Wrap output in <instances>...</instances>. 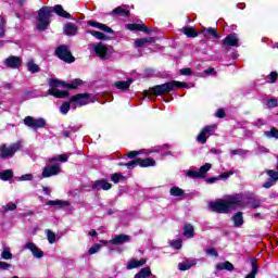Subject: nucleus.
<instances>
[{
	"label": "nucleus",
	"mask_w": 278,
	"mask_h": 278,
	"mask_svg": "<svg viewBox=\"0 0 278 278\" xmlns=\"http://www.w3.org/2000/svg\"><path fill=\"white\" fill-rule=\"evenodd\" d=\"M55 12L58 16H62L63 18H71V13L64 11V8L62 5L56 4L54 7H42L38 11V17H37V29L38 31H45L49 28V25H51V16Z\"/></svg>",
	"instance_id": "f257e3e1"
},
{
	"label": "nucleus",
	"mask_w": 278,
	"mask_h": 278,
	"mask_svg": "<svg viewBox=\"0 0 278 278\" xmlns=\"http://www.w3.org/2000/svg\"><path fill=\"white\" fill-rule=\"evenodd\" d=\"M236 207H242V197L240 195H231L226 200H217L208 203V210L211 212H217V214H227V212L236 210Z\"/></svg>",
	"instance_id": "f03ea898"
},
{
	"label": "nucleus",
	"mask_w": 278,
	"mask_h": 278,
	"mask_svg": "<svg viewBox=\"0 0 278 278\" xmlns=\"http://www.w3.org/2000/svg\"><path fill=\"white\" fill-rule=\"evenodd\" d=\"M81 84H84V80L78 78L72 80L71 84H66L55 78H51L49 80L50 89L48 92L51 97H55L56 99H66V97H68V91H62V90H59L58 88H60V86H63V88H70L71 90H75L76 88H79Z\"/></svg>",
	"instance_id": "7ed1b4c3"
},
{
	"label": "nucleus",
	"mask_w": 278,
	"mask_h": 278,
	"mask_svg": "<svg viewBox=\"0 0 278 278\" xmlns=\"http://www.w3.org/2000/svg\"><path fill=\"white\" fill-rule=\"evenodd\" d=\"M175 88H188V84L173 80L169 83H165L163 85H156L152 87L150 90L144 91L143 94L144 97H151V94L160 97L161 94H166V92L175 90Z\"/></svg>",
	"instance_id": "20e7f679"
},
{
	"label": "nucleus",
	"mask_w": 278,
	"mask_h": 278,
	"mask_svg": "<svg viewBox=\"0 0 278 278\" xmlns=\"http://www.w3.org/2000/svg\"><path fill=\"white\" fill-rule=\"evenodd\" d=\"M94 101H97V97L90 93H78L70 99V103H76L78 108L88 105V103H94Z\"/></svg>",
	"instance_id": "39448f33"
},
{
	"label": "nucleus",
	"mask_w": 278,
	"mask_h": 278,
	"mask_svg": "<svg viewBox=\"0 0 278 278\" xmlns=\"http://www.w3.org/2000/svg\"><path fill=\"white\" fill-rule=\"evenodd\" d=\"M22 147H23L22 141L12 143L10 147L1 146L0 157L2 159L13 157L14 153H16V151H18Z\"/></svg>",
	"instance_id": "423d86ee"
},
{
	"label": "nucleus",
	"mask_w": 278,
	"mask_h": 278,
	"mask_svg": "<svg viewBox=\"0 0 278 278\" xmlns=\"http://www.w3.org/2000/svg\"><path fill=\"white\" fill-rule=\"evenodd\" d=\"M212 169V164L206 163L200 167L199 172L194 169L187 170V177L191 179H205V175Z\"/></svg>",
	"instance_id": "0eeeda50"
},
{
	"label": "nucleus",
	"mask_w": 278,
	"mask_h": 278,
	"mask_svg": "<svg viewBox=\"0 0 278 278\" xmlns=\"http://www.w3.org/2000/svg\"><path fill=\"white\" fill-rule=\"evenodd\" d=\"M62 173V165L56 163L54 165L49 164L48 166L43 167L41 173V179H47L49 177H55L56 175Z\"/></svg>",
	"instance_id": "6e6552de"
},
{
	"label": "nucleus",
	"mask_w": 278,
	"mask_h": 278,
	"mask_svg": "<svg viewBox=\"0 0 278 278\" xmlns=\"http://www.w3.org/2000/svg\"><path fill=\"white\" fill-rule=\"evenodd\" d=\"M55 53L60 60L67 62L68 64L75 62V56L71 54V50L66 46H60L56 48Z\"/></svg>",
	"instance_id": "1a4fd4ad"
},
{
	"label": "nucleus",
	"mask_w": 278,
	"mask_h": 278,
	"mask_svg": "<svg viewBox=\"0 0 278 278\" xmlns=\"http://www.w3.org/2000/svg\"><path fill=\"white\" fill-rule=\"evenodd\" d=\"M93 51L98 58L105 60L112 53V47L105 46L103 42L96 43L93 46Z\"/></svg>",
	"instance_id": "9d476101"
},
{
	"label": "nucleus",
	"mask_w": 278,
	"mask_h": 278,
	"mask_svg": "<svg viewBox=\"0 0 278 278\" xmlns=\"http://www.w3.org/2000/svg\"><path fill=\"white\" fill-rule=\"evenodd\" d=\"M24 124L31 129H40L47 125V121H45V118H34L31 116H27L24 118Z\"/></svg>",
	"instance_id": "9b49d317"
},
{
	"label": "nucleus",
	"mask_w": 278,
	"mask_h": 278,
	"mask_svg": "<svg viewBox=\"0 0 278 278\" xmlns=\"http://www.w3.org/2000/svg\"><path fill=\"white\" fill-rule=\"evenodd\" d=\"M3 64L7 68L16 70L20 66H23V58L11 55L3 61Z\"/></svg>",
	"instance_id": "f8f14e48"
},
{
	"label": "nucleus",
	"mask_w": 278,
	"mask_h": 278,
	"mask_svg": "<svg viewBox=\"0 0 278 278\" xmlns=\"http://www.w3.org/2000/svg\"><path fill=\"white\" fill-rule=\"evenodd\" d=\"M215 127V125L204 127L197 136V141L200 142V144H205L210 136H212V131H214Z\"/></svg>",
	"instance_id": "ddd939ff"
},
{
	"label": "nucleus",
	"mask_w": 278,
	"mask_h": 278,
	"mask_svg": "<svg viewBox=\"0 0 278 278\" xmlns=\"http://www.w3.org/2000/svg\"><path fill=\"white\" fill-rule=\"evenodd\" d=\"M24 249L30 251L33 257H35L36 260H42V257H45V252L41 251L40 248H38V245H36V243L34 242H27L24 245Z\"/></svg>",
	"instance_id": "4468645a"
},
{
	"label": "nucleus",
	"mask_w": 278,
	"mask_h": 278,
	"mask_svg": "<svg viewBox=\"0 0 278 278\" xmlns=\"http://www.w3.org/2000/svg\"><path fill=\"white\" fill-rule=\"evenodd\" d=\"M268 180L264 182L263 188H273L278 181V172H275L273 169H268L267 172Z\"/></svg>",
	"instance_id": "2eb2a0df"
},
{
	"label": "nucleus",
	"mask_w": 278,
	"mask_h": 278,
	"mask_svg": "<svg viewBox=\"0 0 278 278\" xmlns=\"http://www.w3.org/2000/svg\"><path fill=\"white\" fill-rule=\"evenodd\" d=\"M93 190H112V184L108 182L105 179L96 180L91 184Z\"/></svg>",
	"instance_id": "dca6fc26"
},
{
	"label": "nucleus",
	"mask_w": 278,
	"mask_h": 278,
	"mask_svg": "<svg viewBox=\"0 0 278 278\" xmlns=\"http://www.w3.org/2000/svg\"><path fill=\"white\" fill-rule=\"evenodd\" d=\"M240 39L238 38V34L232 33L228 35L224 40L223 45L226 47H240Z\"/></svg>",
	"instance_id": "f3484780"
},
{
	"label": "nucleus",
	"mask_w": 278,
	"mask_h": 278,
	"mask_svg": "<svg viewBox=\"0 0 278 278\" xmlns=\"http://www.w3.org/2000/svg\"><path fill=\"white\" fill-rule=\"evenodd\" d=\"M126 242H131V237L129 235H116L113 239L109 241V244H126Z\"/></svg>",
	"instance_id": "a211bd4d"
},
{
	"label": "nucleus",
	"mask_w": 278,
	"mask_h": 278,
	"mask_svg": "<svg viewBox=\"0 0 278 278\" xmlns=\"http://www.w3.org/2000/svg\"><path fill=\"white\" fill-rule=\"evenodd\" d=\"M126 28L130 31H144L146 34L151 31L144 24H127Z\"/></svg>",
	"instance_id": "6ab92c4d"
},
{
	"label": "nucleus",
	"mask_w": 278,
	"mask_h": 278,
	"mask_svg": "<svg viewBox=\"0 0 278 278\" xmlns=\"http://www.w3.org/2000/svg\"><path fill=\"white\" fill-rule=\"evenodd\" d=\"M87 25H89V27H94L96 29H101V31H105L106 34H112V29L99 22H94V21H89L87 22Z\"/></svg>",
	"instance_id": "aec40b11"
},
{
	"label": "nucleus",
	"mask_w": 278,
	"mask_h": 278,
	"mask_svg": "<svg viewBox=\"0 0 278 278\" xmlns=\"http://www.w3.org/2000/svg\"><path fill=\"white\" fill-rule=\"evenodd\" d=\"M147 261L144 258L141 260H130L126 266L127 270H132V268H140V266H144Z\"/></svg>",
	"instance_id": "412c9836"
},
{
	"label": "nucleus",
	"mask_w": 278,
	"mask_h": 278,
	"mask_svg": "<svg viewBox=\"0 0 278 278\" xmlns=\"http://www.w3.org/2000/svg\"><path fill=\"white\" fill-rule=\"evenodd\" d=\"M216 270H228L229 273L233 271V264L231 262L226 261L223 263H217L215 266Z\"/></svg>",
	"instance_id": "4be33fe9"
},
{
	"label": "nucleus",
	"mask_w": 278,
	"mask_h": 278,
	"mask_svg": "<svg viewBox=\"0 0 278 278\" xmlns=\"http://www.w3.org/2000/svg\"><path fill=\"white\" fill-rule=\"evenodd\" d=\"M63 29L66 36H75V34H77V25L73 23L65 24Z\"/></svg>",
	"instance_id": "5701e85b"
},
{
	"label": "nucleus",
	"mask_w": 278,
	"mask_h": 278,
	"mask_svg": "<svg viewBox=\"0 0 278 278\" xmlns=\"http://www.w3.org/2000/svg\"><path fill=\"white\" fill-rule=\"evenodd\" d=\"M46 205L56 206V207H68L71 202L62 201V200H50L46 203Z\"/></svg>",
	"instance_id": "b1692460"
},
{
	"label": "nucleus",
	"mask_w": 278,
	"mask_h": 278,
	"mask_svg": "<svg viewBox=\"0 0 278 278\" xmlns=\"http://www.w3.org/2000/svg\"><path fill=\"white\" fill-rule=\"evenodd\" d=\"M195 264H197L195 260H187L182 263H179L178 269L179 270H190V268H192V266H195Z\"/></svg>",
	"instance_id": "393cba45"
},
{
	"label": "nucleus",
	"mask_w": 278,
	"mask_h": 278,
	"mask_svg": "<svg viewBox=\"0 0 278 278\" xmlns=\"http://www.w3.org/2000/svg\"><path fill=\"white\" fill-rule=\"evenodd\" d=\"M232 222L235 227H242L244 225V216H242V212H238L232 216Z\"/></svg>",
	"instance_id": "a878e982"
},
{
	"label": "nucleus",
	"mask_w": 278,
	"mask_h": 278,
	"mask_svg": "<svg viewBox=\"0 0 278 278\" xmlns=\"http://www.w3.org/2000/svg\"><path fill=\"white\" fill-rule=\"evenodd\" d=\"M134 84V79H128V80H119L115 83V88L118 90H128L129 86Z\"/></svg>",
	"instance_id": "bb28decb"
},
{
	"label": "nucleus",
	"mask_w": 278,
	"mask_h": 278,
	"mask_svg": "<svg viewBox=\"0 0 278 278\" xmlns=\"http://www.w3.org/2000/svg\"><path fill=\"white\" fill-rule=\"evenodd\" d=\"M182 236H185V238H194V226L191 224H186L184 226Z\"/></svg>",
	"instance_id": "cd10ccee"
},
{
	"label": "nucleus",
	"mask_w": 278,
	"mask_h": 278,
	"mask_svg": "<svg viewBox=\"0 0 278 278\" xmlns=\"http://www.w3.org/2000/svg\"><path fill=\"white\" fill-rule=\"evenodd\" d=\"M251 266H252V270L244 278L257 277V274L260 273V266H257V263H255V260L251 261Z\"/></svg>",
	"instance_id": "c85d7f7f"
},
{
	"label": "nucleus",
	"mask_w": 278,
	"mask_h": 278,
	"mask_svg": "<svg viewBox=\"0 0 278 278\" xmlns=\"http://www.w3.org/2000/svg\"><path fill=\"white\" fill-rule=\"evenodd\" d=\"M139 166L147 168L149 166H155V160L153 159H138Z\"/></svg>",
	"instance_id": "c756f323"
},
{
	"label": "nucleus",
	"mask_w": 278,
	"mask_h": 278,
	"mask_svg": "<svg viewBox=\"0 0 278 278\" xmlns=\"http://www.w3.org/2000/svg\"><path fill=\"white\" fill-rule=\"evenodd\" d=\"M147 42H155V39H153V37L137 39L135 41V47L137 49L140 47H144L147 45Z\"/></svg>",
	"instance_id": "7c9ffc66"
},
{
	"label": "nucleus",
	"mask_w": 278,
	"mask_h": 278,
	"mask_svg": "<svg viewBox=\"0 0 278 278\" xmlns=\"http://www.w3.org/2000/svg\"><path fill=\"white\" fill-rule=\"evenodd\" d=\"M151 277V267L141 268L138 274L135 275V278H148Z\"/></svg>",
	"instance_id": "2f4dec72"
},
{
	"label": "nucleus",
	"mask_w": 278,
	"mask_h": 278,
	"mask_svg": "<svg viewBox=\"0 0 278 278\" xmlns=\"http://www.w3.org/2000/svg\"><path fill=\"white\" fill-rule=\"evenodd\" d=\"M26 66L29 73H40V66L36 64L34 60L28 61Z\"/></svg>",
	"instance_id": "473e14b6"
},
{
	"label": "nucleus",
	"mask_w": 278,
	"mask_h": 278,
	"mask_svg": "<svg viewBox=\"0 0 278 278\" xmlns=\"http://www.w3.org/2000/svg\"><path fill=\"white\" fill-rule=\"evenodd\" d=\"M13 175L14 173L12 172V169H7L0 173V179H2L3 181H8L12 179Z\"/></svg>",
	"instance_id": "72a5a7b5"
},
{
	"label": "nucleus",
	"mask_w": 278,
	"mask_h": 278,
	"mask_svg": "<svg viewBox=\"0 0 278 278\" xmlns=\"http://www.w3.org/2000/svg\"><path fill=\"white\" fill-rule=\"evenodd\" d=\"M184 35L188 38H197L199 36L194 28H184Z\"/></svg>",
	"instance_id": "f704fd0d"
},
{
	"label": "nucleus",
	"mask_w": 278,
	"mask_h": 278,
	"mask_svg": "<svg viewBox=\"0 0 278 278\" xmlns=\"http://www.w3.org/2000/svg\"><path fill=\"white\" fill-rule=\"evenodd\" d=\"M264 136H266V138L278 139V129L276 127H273L270 130L265 131Z\"/></svg>",
	"instance_id": "c9c22d12"
},
{
	"label": "nucleus",
	"mask_w": 278,
	"mask_h": 278,
	"mask_svg": "<svg viewBox=\"0 0 278 278\" xmlns=\"http://www.w3.org/2000/svg\"><path fill=\"white\" fill-rule=\"evenodd\" d=\"M87 34H90L93 38H97V40H105V35L101 31L88 30Z\"/></svg>",
	"instance_id": "e433bc0d"
},
{
	"label": "nucleus",
	"mask_w": 278,
	"mask_h": 278,
	"mask_svg": "<svg viewBox=\"0 0 278 278\" xmlns=\"http://www.w3.org/2000/svg\"><path fill=\"white\" fill-rule=\"evenodd\" d=\"M169 194H172V197H184V191L179 187H173L169 190Z\"/></svg>",
	"instance_id": "4c0bfd02"
},
{
	"label": "nucleus",
	"mask_w": 278,
	"mask_h": 278,
	"mask_svg": "<svg viewBox=\"0 0 278 278\" xmlns=\"http://www.w3.org/2000/svg\"><path fill=\"white\" fill-rule=\"evenodd\" d=\"M113 14H118L119 16H129V11L123 9L122 7H117L113 10Z\"/></svg>",
	"instance_id": "58836bf2"
},
{
	"label": "nucleus",
	"mask_w": 278,
	"mask_h": 278,
	"mask_svg": "<svg viewBox=\"0 0 278 278\" xmlns=\"http://www.w3.org/2000/svg\"><path fill=\"white\" fill-rule=\"evenodd\" d=\"M16 210L15 203H9L2 206V214H7V212H14Z\"/></svg>",
	"instance_id": "ea45409f"
},
{
	"label": "nucleus",
	"mask_w": 278,
	"mask_h": 278,
	"mask_svg": "<svg viewBox=\"0 0 278 278\" xmlns=\"http://www.w3.org/2000/svg\"><path fill=\"white\" fill-rule=\"evenodd\" d=\"M68 162V155L66 154H61L59 155V157H51L48 160V162L52 163V162Z\"/></svg>",
	"instance_id": "a19ab883"
},
{
	"label": "nucleus",
	"mask_w": 278,
	"mask_h": 278,
	"mask_svg": "<svg viewBox=\"0 0 278 278\" xmlns=\"http://www.w3.org/2000/svg\"><path fill=\"white\" fill-rule=\"evenodd\" d=\"M230 155H240L241 157H244V155H249V151L243 149L231 150Z\"/></svg>",
	"instance_id": "79ce46f5"
},
{
	"label": "nucleus",
	"mask_w": 278,
	"mask_h": 278,
	"mask_svg": "<svg viewBox=\"0 0 278 278\" xmlns=\"http://www.w3.org/2000/svg\"><path fill=\"white\" fill-rule=\"evenodd\" d=\"M121 179H125V176H123V174L115 173L111 175V181H113V184H118Z\"/></svg>",
	"instance_id": "37998d69"
},
{
	"label": "nucleus",
	"mask_w": 278,
	"mask_h": 278,
	"mask_svg": "<svg viewBox=\"0 0 278 278\" xmlns=\"http://www.w3.org/2000/svg\"><path fill=\"white\" fill-rule=\"evenodd\" d=\"M1 258L2 260H12V252H10V249L4 248L1 252Z\"/></svg>",
	"instance_id": "c03bdc74"
},
{
	"label": "nucleus",
	"mask_w": 278,
	"mask_h": 278,
	"mask_svg": "<svg viewBox=\"0 0 278 278\" xmlns=\"http://www.w3.org/2000/svg\"><path fill=\"white\" fill-rule=\"evenodd\" d=\"M71 110V102H64L61 108L60 112L61 114H68V111Z\"/></svg>",
	"instance_id": "a18cd8bd"
},
{
	"label": "nucleus",
	"mask_w": 278,
	"mask_h": 278,
	"mask_svg": "<svg viewBox=\"0 0 278 278\" xmlns=\"http://www.w3.org/2000/svg\"><path fill=\"white\" fill-rule=\"evenodd\" d=\"M47 239L50 244H54L55 242V232L51 230H47Z\"/></svg>",
	"instance_id": "49530a36"
},
{
	"label": "nucleus",
	"mask_w": 278,
	"mask_h": 278,
	"mask_svg": "<svg viewBox=\"0 0 278 278\" xmlns=\"http://www.w3.org/2000/svg\"><path fill=\"white\" fill-rule=\"evenodd\" d=\"M277 105H278V101L275 98L269 99L266 103V106L268 108V110H273V108H277Z\"/></svg>",
	"instance_id": "de8ad7c7"
},
{
	"label": "nucleus",
	"mask_w": 278,
	"mask_h": 278,
	"mask_svg": "<svg viewBox=\"0 0 278 278\" xmlns=\"http://www.w3.org/2000/svg\"><path fill=\"white\" fill-rule=\"evenodd\" d=\"M277 77H278L277 72H271V73L267 76V81H268V84H275V83L277 81Z\"/></svg>",
	"instance_id": "09e8293b"
},
{
	"label": "nucleus",
	"mask_w": 278,
	"mask_h": 278,
	"mask_svg": "<svg viewBox=\"0 0 278 278\" xmlns=\"http://www.w3.org/2000/svg\"><path fill=\"white\" fill-rule=\"evenodd\" d=\"M101 251V244L96 243L89 249V255H94V253H99Z\"/></svg>",
	"instance_id": "8fccbe9b"
},
{
	"label": "nucleus",
	"mask_w": 278,
	"mask_h": 278,
	"mask_svg": "<svg viewBox=\"0 0 278 278\" xmlns=\"http://www.w3.org/2000/svg\"><path fill=\"white\" fill-rule=\"evenodd\" d=\"M125 166L131 170L132 168H136V166H140L139 162H138V159L135 160V161H131L129 163H126Z\"/></svg>",
	"instance_id": "3c124183"
},
{
	"label": "nucleus",
	"mask_w": 278,
	"mask_h": 278,
	"mask_svg": "<svg viewBox=\"0 0 278 278\" xmlns=\"http://www.w3.org/2000/svg\"><path fill=\"white\" fill-rule=\"evenodd\" d=\"M206 34H210V36H214L216 39L220 38V35L216 33V29L210 27L205 29Z\"/></svg>",
	"instance_id": "603ef678"
},
{
	"label": "nucleus",
	"mask_w": 278,
	"mask_h": 278,
	"mask_svg": "<svg viewBox=\"0 0 278 278\" xmlns=\"http://www.w3.org/2000/svg\"><path fill=\"white\" fill-rule=\"evenodd\" d=\"M12 268V264L0 261V270H10Z\"/></svg>",
	"instance_id": "864d4df0"
},
{
	"label": "nucleus",
	"mask_w": 278,
	"mask_h": 278,
	"mask_svg": "<svg viewBox=\"0 0 278 278\" xmlns=\"http://www.w3.org/2000/svg\"><path fill=\"white\" fill-rule=\"evenodd\" d=\"M170 247H173V249H181V239L170 241Z\"/></svg>",
	"instance_id": "5fc2aeb1"
},
{
	"label": "nucleus",
	"mask_w": 278,
	"mask_h": 278,
	"mask_svg": "<svg viewBox=\"0 0 278 278\" xmlns=\"http://www.w3.org/2000/svg\"><path fill=\"white\" fill-rule=\"evenodd\" d=\"M206 255H211L213 257H218V251L216 249L211 248L205 251Z\"/></svg>",
	"instance_id": "6e6d98bb"
},
{
	"label": "nucleus",
	"mask_w": 278,
	"mask_h": 278,
	"mask_svg": "<svg viewBox=\"0 0 278 278\" xmlns=\"http://www.w3.org/2000/svg\"><path fill=\"white\" fill-rule=\"evenodd\" d=\"M34 179V176L31 174H25L21 176L20 181H31Z\"/></svg>",
	"instance_id": "4d7b16f0"
},
{
	"label": "nucleus",
	"mask_w": 278,
	"mask_h": 278,
	"mask_svg": "<svg viewBox=\"0 0 278 278\" xmlns=\"http://www.w3.org/2000/svg\"><path fill=\"white\" fill-rule=\"evenodd\" d=\"M253 125H255V127H263V125H266V122L263 118H258L254 121Z\"/></svg>",
	"instance_id": "13d9d810"
},
{
	"label": "nucleus",
	"mask_w": 278,
	"mask_h": 278,
	"mask_svg": "<svg viewBox=\"0 0 278 278\" xmlns=\"http://www.w3.org/2000/svg\"><path fill=\"white\" fill-rule=\"evenodd\" d=\"M231 175H233V173L231 172H225L222 175L218 176V179H229V177H231Z\"/></svg>",
	"instance_id": "bf43d9fd"
},
{
	"label": "nucleus",
	"mask_w": 278,
	"mask_h": 278,
	"mask_svg": "<svg viewBox=\"0 0 278 278\" xmlns=\"http://www.w3.org/2000/svg\"><path fill=\"white\" fill-rule=\"evenodd\" d=\"M215 116H216L217 118H225V110L218 109V110L216 111V113H215Z\"/></svg>",
	"instance_id": "052dcab7"
},
{
	"label": "nucleus",
	"mask_w": 278,
	"mask_h": 278,
	"mask_svg": "<svg viewBox=\"0 0 278 278\" xmlns=\"http://www.w3.org/2000/svg\"><path fill=\"white\" fill-rule=\"evenodd\" d=\"M180 75H192V70L189 67L182 68L180 70Z\"/></svg>",
	"instance_id": "680f3d73"
},
{
	"label": "nucleus",
	"mask_w": 278,
	"mask_h": 278,
	"mask_svg": "<svg viewBox=\"0 0 278 278\" xmlns=\"http://www.w3.org/2000/svg\"><path fill=\"white\" fill-rule=\"evenodd\" d=\"M137 155H140V151H130L127 154V157H129L130 160L136 157Z\"/></svg>",
	"instance_id": "e2e57ef3"
},
{
	"label": "nucleus",
	"mask_w": 278,
	"mask_h": 278,
	"mask_svg": "<svg viewBox=\"0 0 278 278\" xmlns=\"http://www.w3.org/2000/svg\"><path fill=\"white\" fill-rule=\"evenodd\" d=\"M5 36V26L3 23L0 24V38H3Z\"/></svg>",
	"instance_id": "0e129e2a"
},
{
	"label": "nucleus",
	"mask_w": 278,
	"mask_h": 278,
	"mask_svg": "<svg viewBox=\"0 0 278 278\" xmlns=\"http://www.w3.org/2000/svg\"><path fill=\"white\" fill-rule=\"evenodd\" d=\"M205 75H216V71H214V68H208L206 71H204Z\"/></svg>",
	"instance_id": "69168bd1"
},
{
	"label": "nucleus",
	"mask_w": 278,
	"mask_h": 278,
	"mask_svg": "<svg viewBox=\"0 0 278 278\" xmlns=\"http://www.w3.org/2000/svg\"><path fill=\"white\" fill-rule=\"evenodd\" d=\"M45 194L51 195V189L49 187H42Z\"/></svg>",
	"instance_id": "338daca9"
},
{
	"label": "nucleus",
	"mask_w": 278,
	"mask_h": 278,
	"mask_svg": "<svg viewBox=\"0 0 278 278\" xmlns=\"http://www.w3.org/2000/svg\"><path fill=\"white\" fill-rule=\"evenodd\" d=\"M260 206V203L257 201H254L253 203L250 204V207H253L254 210Z\"/></svg>",
	"instance_id": "774afa93"
}]
</instances>
